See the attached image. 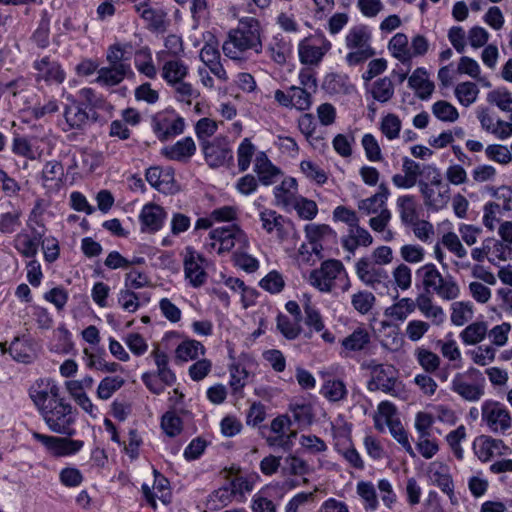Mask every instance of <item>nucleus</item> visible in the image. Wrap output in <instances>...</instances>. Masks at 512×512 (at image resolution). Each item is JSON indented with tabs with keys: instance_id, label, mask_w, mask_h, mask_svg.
Here are the masks:
<instances>
[{
	"instance_id": "obj_47",
	"label": "nucleus",
	"mask_w": 512,
	"mask_h": 512,
	"mask_svg": "<svg viewBox=\"0 0 512 512\" xmlns=\"http://www.w3.org/2000/svg\"><path fill=\"white\" fill-rule=\"evenodd\" d=\"M132 46L130 44H114L109 47L106 59L110 65H130L129 56Z\"/></svg>"
},
{
	"instance_id": "obj_13",
	"label": "nucleus",
	"mask_w": 512,
	"mask_h": 512,
	"mask_svg": "<svg viewBox=\"0 0 512 512\" xmlns=\"http://www.w3.org/2000/svg\"><path fill=\"white\" fill-rule=\"evenodd\" d=\"M372 345V333L368 327L361 323L351 333L340 341V355L351 357L356 353H368Z\"/></svg>"
},
{
	"instance_id": "obj_54",
	"label": "nucleus",
	"mask_w": 512,
	"mask_h": 512,
	"mask_svg": "<svg viewBox=\"0 0 512 512\" xmlns=\"http://www.w3.org/2000/svg\"><path fill=\"white\" fill-rule=\"evenodd\" d=\"M487 101L496 105L500 110L512 111V96L506 88H498L487 94Z\"/></svg>"
},
{
	"instance_id": "obj_46",
	"label": "nucleus",
	"mask_w": 512,
	"mask_h": 512,
	"mask_svg": "<svg viewBox=\"0 0 512 512\" xmlns=\"http://www.w3.org/2000/svg\"><path fill=\"white\" fill-rule=\"evenodd\" d=\"M321 394L329 401L337 402L346 397L347 389L341 380H327L321 388Z\"/></svg>"
},
{
	"instance_id": "obj_43",
	"label": "nucleus",
	"mask_w": 512,
	"mask_h": 512,
	"mask_svg": "<svg viewBox=\"0 0 512 512\" xmlns=\"http://www.w3.org/2000/svg\"><path fill=\"white\" fill-rule=\"evenodd\" d=\"M234 497L233 488L228 484L213 491L208 497L207 504L211 510H220L231 503Z\"/></svg>"
},
{
	"instance_id": "obj_15",
	"label": "nucleus",
	"mask_w": 512,
	"mask_h": 512,
	"mask_svg": "<svg viewBox=\"0 0 512 512\" xmlns=\"http://www.w3.org/2000/svg\"><path fill=\"white\" fill-rule=\"evenodd\" d=\"M34 69V80L36 83H45L46 85H59L64 82L66 73L62 65L51 59L50 56H44L36 59L32 63Z\"/></svg>"
},
{
	"instance_id": "obj_11",
	"label": "nucleus",
	"mask_w": 512,
	"mask_h": 512,
	"mask_svg": "<svg viewBox=\"0 0 512 512\" xmlns=\"http://www.w3.org/2000/svg\"><path fill=\"white\" fill-rule=\"evenodd\" d=\"M482 420L495 433H504L512 425L510 412L504 404L487 400L482 405Z\"/></svg>"
},
{
	"instance_id": "obj_48",
	"label": "nucleus",
	"mask_w": 512,
	"mask_h": 512,
	"mask_svg": "<svg viewBox=\"0 0 512 512\" xmlns=\"http://www.w3.org/2000/svg\"><path fill=\"white\" fill-rule=\"evenodd\" d=\"M78 103L83 104L86 110L96 111L103 108L105 99L97 94L92 88H82L78 92Z\"/></svg>"
},
{
	"instance_id": "obj_56",
	"label": "nucleus",
	"mask_w": 512,
	"mask_h": 512,
	"mask_svg": "<svg viewBox=\"0 0 512 512\" xmlns=\"http://www.w3.org/2000/svg\"><path fill=\"white\" fill-rule=\"evenodd\" d=\"M290 94H292L293 108L299 111H307L311 108L314 94L295 85L290 86Z\"/></svg>"
},
{
	"instance_id": "obj_27",
	"label": "nucleus",
	"mask_w": 512,
	"mask_h": 512,
	"mask_svg": "<svg viewBox=\"0 0 512 512\" xmlns=\"http://www.w3.org/2000/svg\"><path fill=\"white\" fill-rule=\"evenodd\" d=\"M129 74H133L131 65H110L98 70L95 82L104 86H115L122 82Z\"/></svg>"
},
{
	"instance_id": "obj_22",
	"label": "nucleus",
	"mask_w": 512,
	"mask_h": 512,
	"mask_svg": "<svg viewBox=\"0 0 512 512\" xmlns=\"http://www.w3.org/2000/svg\"><path fill=\"white\" fill-rule=\"evenodd\" d=\"M254 172L258 176V181L264 186H269L275 183L276 178L281 173L280 169L269 160L268 156L263 151L256 154Z\"/></svg>"
},
{
	"instance_id": "obj_60",
	"label": "nucleus",
	"mask_w": 512,
	"mask_h": 512,
	"mask_svg": "<svg viewBox=\"0 0 512 512\" xmlns=\"http://www.w3.org/2000/svg\"><path fill=\"white\" fill-rule=\"evenodd\" d=\"M289 410L299 426H308L313 422L312 407L309 404H290Z\"/></svg>"
},
{
	"instance_id": "obj_10",
	"label": "nucleus",
	"mask_w": 512,
	"mask_h": 512,
	"mask_svg": "<svg viewBox=\"0 0 512 512\" xmlns=\"http://www.w3.org/2000/svg\"><path fill=\"white\" fill-rule=\"evenodd\" d=\"M415 286L427 293H436L448 299V287L434 264H426L416 271Z\"/></svg>"
},
{
	"instance_id": "obj_5",
	"label": "nucleus",
	"mask_w": 512,
	"mask_h": 512,
	"mask_svg": "<svg viewBox=\"0 0 512 512\" xmlns=\"http://www.w3.org/2000/svg\"><path fill=\"white\" fill-rule=\"evenodd\" d=\"M63 118L64 121L60 123L62 131H82L98 120V113L86 110L83 104H79L75 97L68 96L67 103L63 109Z\"/></svg>"
},
{
	"instance_id": "obj_7",
	"label": "nucleus",
	"mask_w": 512,
	"mask_h": 512,
	"mask_svg": "<svg viewBox=\"0 0 512 512\" xmlns=\"http://www.w3.org/2000/svg\"><path fill=\"white\" fill-rule=\"evenodd\" d=\"M151 128L161 142H165L184 132L185 120L173 110L156 113L151 119Z\"/></svg>"
},
{
	"instance_id": "obj_53",
	"label": "nucleus",
	"mask_w": 512,
	"mask_h": 512,
	"mask_svg": "<svg viewBox=\"0 0 512 512\" xmlns=\"http://www.w3.org/2000/svg\"><path fill=\"white\" fill-rule=\"evenodd\" d=\"M11 150L13 154L27 158L29 160H36L37 153L31 144V140L25 136L16 135L13 138Z\"/></svg>"
},
{
	"instance_id": "obj_29",
	"label": "nucleus",
	"mask_w": 512,
	"mask_h": 512,
	"mask_svg": "<svg viewBox=\"0 0 512 512\" xmlns=\"http://www.w3.org/2000/svg\"><path fill=\"white\" fill-rule=\"evenodd\" d=\"M366 92L369 93L374 101L387 103L394 96V85L389 77L378 78L373 82L365 83Z\"/></svg>"
},
{
	"instance_id": "obj_36",
	"label": "nucleus",
	"mask_w": 512,
	"mask_h": 512,
	"mask_svg": "<svg viewBox=\"0 0 512 512\" xmlns=\"http://www.w3.org/2000/svg\"><path fill=\"white\" fill-rule=\"evenodd\" d=\"M397 207L403 224L410 225L419 219L417 213V203L414 196H400L397 199Z\"/></svg>"
},
{
	"instance_id": "obj_49",
	"label": "nucleus",
	"mask_w": 512,
	"mask_h": 512,
	"mask_svg": "<svg viewBox=\"0 0 512 512\" xmlns=\"http://www.w3.org/2000/svg\"><path fill=\"white\" fill-rule=\"evenodd\" d=\"M375 301L373 293L366 290L358 291L351 296L353 308L362 315H366L372 310Z\"/></svg>"
},
{
	"instance_id": "obj_33",
	"label": "nucleus",
	"mask_w": 512,
	"mask_h": 512,
	"mask_svg": "<svg viewBox=\"0 0 512 512\" xmlns=\"http://www.w3.org/2000/svg\"><path fill=\"white\" fill-rule=\"evenodd\" d=\"M151 356L154 358L157 366L156 376L159 377L162 383L167 386H172L176 382L175 373L169 368V358L167 354L159 348H155Z\"/></svg>"
},
{
	"instance_id": "obj_21",
	"label": "nucleus",
	"mask_w": 512,
	"mask_h": 512,
	"mask_svg": "<svg viewBox=\"0 0 512 512\" xmlns=\"http://www.w3.org/2000/svg\"><path fill=\"white\" fill-rule=\"evenodd\" d=\"M259 218L262 223L263 230L268 234L276 232L277 236L281 239H283L287 233V226L291 225V221L288 218L279 214L275 210L265 207H261Z\"/></svg>"
},
{
	"instance_id": "obj_25",
	"label": "nucleus",
	"mask_w": 512,
	"mask_h": 512,
	"mask_svg": "<svg viewBox=\"0 0 512 512\" xmlns=\"http://www.w3.org/2000/svg\"><path fill=\"white\" fill-rule=\"evenodd\" d=\"M322 88L331 95L351 94L355 87L345 73L332 72L325 76Z\"/></svg>"
},
{
	"instance_id": "obj_34",
	"label": "nucleus",
	"mask_w": 512,
	"mask_h": 512,
	"mask_svg": "<svg viewBox=\"0 0 512 512\" xmlns=\"http://www.w3.org/2000/svg\"><path fill=\"white\" fill-rule=\"evenodd\" d=\"M291 44L283 36L276 35L267 46L269 57L277 64L283 65L291 54Z\"/></svg>"
},
{
	"instance_id": "obj_9",
	"label": "nucleus",
	"mask_w": 512,
	"mask_h": 512,
	"mask_svg": "<svg viewBox=\"0 0 512 512\" xmlns=\"http://www.w3.org/2000/svg\"><path fill=\"white\" fill-rule=\"evenodd\" d=\"M344 266L339 260H326L320 268L310 272L309 282L319 291L329 293L334 287V281L344 272Z\"/></svg>"
},
{
	"instance_id": "obj_12",
	"label": "nucleus",
	"mask_w": 512,
	"mask_h": 512,
	"mask_svg": "<svg viewBox=\"0 0 512 512\" xmlns=\"http://www.w3.org/2000/svg\"><path fill=\"white\" fill-rule=\"evenodd\" d=\"M205 161L212 168L230 166L233 163V151L226 137L220 136L201 146Z\"/></svg>"
},
{
	"instance_id": "obj_32",
	"label": "nucleus",
	"mask_w": 512,
	"mask_h": 512,
	"mask_svg": "<svg viewBox=\"0 0 512 512\" xmlns=\"http://www.w3.org/2000/svg\"><path fill=\"white\" fill-rule=\"evenodd\" d=\"M206 352L204 345L195 339H185L175 349V357L181 362L194 361Z\"/></svg>"
},
{
	"instance_id": "obj_19",
	"label": "nucleus",
	"mask_w": 512,
	"mask_h": 512,
	"mask_svg": "<svg viewBox=\"0 0 512 512\" xmlns=\"http://www.w3.org/2000/svg\"><path fill=\"white\" fill-rule=\"evenodd\" d=\"M473 450L482 462H488L496 456L510 453V448L501 439H494L486 435L479 436L474 440Z\"/></svg>"
},
{
	"instance_id": "obj_23",
	"label": "nucleus",
	"mask_w": 512,
	"mask_h": 512,
	"mask_svg": "<svg viewBox=\"0 0 512 512\" xmlns=\"http://www.w3.org/2000/svg\"><path fill=\"white\" fill-rule=\"evenodd\" d=\"M196 152V145L191 137H185L175 144L166 146L161 153L169 160L187 162Z\"/></svg>"
},
{
	"instance_id": "obj_30",
	"label": "nucleus",
	"mask_w": 512,
	"mask_h": 512,
	"mask_svg": "<svg viewBox=\"0 0 512 512\" xmlns=\"http://www.w3.org/2000/svg\"><path fill=\"white\" fill-rule=\"evenodd\" d=\"M389 195L390 191L388 187L384 183H381L378 187V191L374 195L358 203V208L367 215L380 213L382 209H387L386 202Z\"/></svg>"
},
{
	"instance_id": "obj_50",
	"label": "nucleus",
	"mask_w": 512,
	"mask_h": 512,
	"mask_svg": "<svg viewBox=\"0 0 512 512\" xmlns=\"http://www.w3.org/2000/svg\"><path fill=\"white\" fill-rule=\"evenodd\" d=\"M486 333L487 325L484 322H474L461 332V338L464 343L474 345L482 341Z\"/></svg>"
},
{
	"instance_id": "obj_26",
	"label": "nucleus",
	"mask_w": 512,
	"mask_h": 512,
	"mask_svg": "<svg viewBox=\"0 0 512 512\" xmlns=\"http://www.w3.org/2000/svg\"><path fill=\"white\" fill-rule=\"evenodd\" d=\"M64 168L61 162L51 160L42 169V185L48 191H58L63 183Z\"/></svg>"
},
{
	"instance_id": "obj_42",
	"label": "nucleus",
	"mask_w": 512,
	"mask_h": 512,
	"mask_svg": "<svg viewBox=\"0 0 512 512\" xmlns=\"http://www.w3.org/2000/svg\"><path fill=\"white\" fill-rule=\"evenodd\" d=\"M125 384L120 376H107L103 378L97 387V397L101 400H108Z\"/></svg>"
},
{
	"instance_id": "obj_6",
	"label": "nucleus",
	"mask_w": 512,
	"mask_h": 512,
	"mask_svg": "<svg viewBox=\"0 0 512 512\" xmlns=\"http://www.w3.org/2000/svg\"><path fill=\"white\" fill-rule=\"evenodd\" d=\"M209 237L212 240L210 246L215 249L218 244L217 253L230 252L238 246L244 249L248 246V238L245 232L238 225L218 227L210 231Z\"/></svg>"
},
{
	"instance_id": "obj_2",
	"label": "nucleus",
	"mask_w": 512,
	"mask_h": 512,
	"mask_svg": "<svg viewBox=\"0 0 512 512\" xmlns=\"http://www.w3.org/2000/svg\"><path fill=\"white\" fill-rule=\"evenodd\" d=\"M226 57L238 63H246L253 55L263 51L260 22L254 17H244L228 32L222 45Z\"/></svg>"
},
{
	"instance_id": "obj_40",
	"label": "nucleus",
	"mask_w": 512,
	"mask_h": 512,
	"mask_svg": "<svg viewBox=\"0 0 512 512\" xmlns=\"http://www.w3.org/2000/svg\"><path fill=\"white\" fill-rule=\"evenodd\" d=\"M0 348L3 352L7 351L6 343H0ZM30 346L26 340L20 337H15L10 343L8 352L12 358L18 362L28 363L31 360Z\"/></svg>"
},
{
	"instance_id": "obj_16",
	"label": "nucleus",
	"mask_w": 512,
	"mask_h": 512,
	"mask_svg": "<svg viewBox=\"0 0 512 512\" xmlns=\"http://www.w3.org/2000/svg\"><path fill=\"white\" fill-rule=\"evenodd\" d=\"M476 377L484 381L480 371L474 368L465 373H458L452 381V389L465 400L477 401L484 394V389L482 385L473 383Z\"/></svg>"
},
{
	"instance_id": "obj_20",
	"label": "nucleus",
	"mask_w": 512,
	"mask_h": 512,
	"mask_svg": "<svg viewBox=\"0 0 512 512\" xmlns=\"http://www.w3.org/2000/svg\"><path fill=\"white\" fill-rule=\"evenodd\" d=\"M167 213L163 207L155 203L145 204L139 214L141 231L155 233L159 231L165 222Z\"/></svg>"
},
{
	"instance_id": "obj_35",
	"label": "nucleus",
	"mask_w": 512,
	"mask_h": 512,
	"mask_svg": "<svg viewBox=\"0 0 512 512\" xmlns=\"http://www.w3.org/2000/svg\"><path fill=\"white\" fill-rule=\"evenodd\" d=\"M388 50L392 56L398 59L402 64H409L411 62V50L406 34H395L389 41Z\"/></svg>"
},
{
	"instance_id": "obj_3",
	"label": "nucleus",
	"mask_w": 512,
	"mask_h": 512,
	"mask_svg": "<svg viewBox=\"0 0 512 512\" xmlns=\"http://www.w3.org/2000/svg\"><path fill=\"white\" fill-rule=\"evenodd\" d=\"M370 371L367 389L371 392L382 391L393 397L402 398L405 394L404 385L399 380L398 371L393 365L380 364L370 360L363 364Z\"/></svg>"
},
{
	"instance_id": "obj_4",
	"label": "nucleus",
	"mask_w": 512,
	"mask_h": 512,
	"mask_svg": "<svg viewBox=\"0 0 512 512\" xmlns=\"http://www.w3.org/2000/svg\"><path fill=\"white\" fill-rule=\"evenodd\" d=\"M372 34L368 26L358 24L351 27L345 36V46L349 52L345 56V62L349 66H357L375 55V49L371 45Z\"/></svg>"
},
{
	"instance_id": "obj_45",
	"label": "nucleus",
	"mask_w": 512,
	"mask_h": 512,
	"mask_svg": "<svg viewBox=\"0 0 512 512\" xmlns=\"http://www.w3.org/2000/svg\"><path fill=\"white\" fill-rule=\"evenodd\" d=\"M454 94L461 105L468 107L476 101L479 89L475 83L466 81L455 87Z\"/></svg>"
},
{
	"instance_id": "obj_37",
	"label": "nucleus",
	"mask_w": 512,
	"mask_h": 512,
	"mask_svg": "<svg viewBox=\"0 0 512 512\" xmlns=\"http://www.w3.org/2000/svg\"><path fill=\"white\" fill-rule=\"evenodd\" d=\"M187 74V65L179 59L165 62L162 68V77L169 85L184 80Z\"/></svg>"
},
{
	"instance_id": "obj_39",
	"label": "nucleus",
	"mask_w": 512,
	"mask_h": 512,
	"mask_svg": "<svg viewBox=\"0 0 512 512\" xmlns=\"http://www.w3.org/2000/svg\"><path fill=\"white\" fill-rule=\"evenodd\" d=\"M428 478L432 485L439 487L444 493H448V465L440 461L430 463Z\"/></svg>"
},
{
	"instance_id": "obj_14",
	"label": "nucleus",
	"mask_w": 512,
	"mask_h": 512,
	"mask_svg": "<svg viewBox=\"0 0 512 512\" xmlns=\"http://www.w3.org/2000/svg\"><path fill=\"white\" fill-rule=\"evenodd\" d=\"M33 438L40 442L47 451L55 457L70 456L78 453L84 446L81 440H73L70 437H56L34 432Z\"/></svg>"
},
{
	"instance_id": "obj_24",
	"label": "nucleus",
	"mask_w": 512,
	"mask_h": 512,
	"mask_svg": "<svg viewBox=\"0 0 512 512\" xmlns=\"http://www.w3.org/2000/svg\"><path fill=\"white\" fill-rule=\"evenodd\" d=\"M200 59L217 78L223 81L228 79L216 44L205 43L200 51Z\"/></svg>"
},
{
	"instance_id": "obj_28",
	"label": "nucleus",
	"mask_w": 512,
	"mask_h": 512,
	"mask_svg": "<svg viewBox=\"0 0 512 512\" xmlns=\"http://www.w3.org/2000/svg\"><path fill=\"white\" fill-rule=\"evenodd\" d=\"M372 242L373 238L369 231L359 226V224L348 229V234L341 240L342 247L351 254H354L359 246L368 247Z\"/></svg>"
},
{
	"instance_id": "obj_44",
	"label": "nucleus",
	"mask_w": 512,
	"mask_h": 512,
	"mask_svg": "<svg viewBox=\"0 0 512 512\" xmlns=\"http://www.w3.org/2000/svg\"><path fill=\"white\" fill-rule=\"evenodd\" d=\"M415 310V302L411 298H402L386 309V316L397 321H404Z\"/></svg>"
},
{
	"instance_id": "obj_51",
	"label": "nucleus",
	"mask_w": 512,
	"mask_h": 512,
	"mask_svg": "<svg viewBox=\"0 0 512 512\" xmlns=\"http://www.w3.org/2000/svg\"><path fill=\"white\" fill-rule=\"evenodd\" d=\"M167 14L162 9L143 10L141 18L148 23V28L152 31H164L166 28Z\"/></svg>"
},
{
	"instance_id": "obj_38",
	"label": "nucleus",
	"mask_w": 512,
	"mask_h": 512,
	"mask_svg": "<svg viewBox=\"0 0 512 512\" xmlns=\"http://www.w3.org/2000/svg\"><path fill=\"white\" fill-rule=\"evenodd\" d=\"M134 64L137 70L150 79L157 75L155 65L153 64L152 53L148 47H142L135 52Z\"/></svg>"
},
{
	"instance_id": "obj_8",
	"label": "nucleus",
	"mask_w": 512,
	"mask_h": 512,
	"mask_svg": "<svg viewBox=\"0 0 512 512\" xmlns=\"http://www.w3.org/2000/svg\"><path fill=\"white\" fill-rule=\"evenodd\" d=\"M331 47V42L322 32L309 35L298 45L300 62L306 65H318Z\"/></svg>"
},
{
	"instance_id": "obj_18",
	"label": "nucleus",
	"mask_w": 512,
	"mask_h": 512,
	"mask_svg": "<svg viewBox=\"0 0 512 512\" xmlns=\"http://www.w3.org/2000/svg\"><path fill=\"white\" fill-rule=\"evenodd\" d=\"M145 178L153 188L161 193L173 194L177 191L175 174L171 167H149L146 170Z\"/></svg>"
},
{
	"instance_id": "obj_63",
	"label": "nucleus",
	"mask_w": 512,
	"mask_h": 512,
	"mask_svg": "<svg viewBox=\"0 0 512 512\" xmlns=\"http://www.w3.org/2000/svg\"><path fill=\"white\" fill-rule=\"evenodd\" d=\"M259 285L265 291H268L271 294H276L283 290L285 282L282 275L279 272L273 270L269 272L263 279H261Z\"/></svg>"
},
{
	"instance_id": "obj_58",
	"label": "nucleus",
	"mask_w": 512,
	"mask_h": 512,
	"mask_svg": "<svg viewBox=\"0 0 512 512\" xmlns=\"http://www.w3.org/2000/svg\"><path fill=\"white\" fill-rule=\"evenodd\" d=\"M277 329L289 340L296 339L301 332L299 321H292L283 314H279L277 316Z\"/></svg>"
},
{
	"instance_id": "obj_52",
	"label": "nucleus",
	"mask_w": 512,
	"mask_h": 512,
	"mask_svg": "<svg viewBox=\"0 0 512 512\" xmlns=\"http://www.w3.org/2000/svg\"><path fill=\"white\" fill-rule=\"evenodd\" d=\"M256 147L249 138H244L237 149L238 168L241 172H245L250 164Z\"/></svg>"
},
{
	"instance_id": "obj_64",
	"label": "nucleus",
	"mask_w": 512,
	"mask_h": 512,
	"mask_svg": "<svg viewBox=\"0 0 512 512\" xmlns=\"http://www.w3.org/2000/svg\"><path fill=\"white\" fill-rule=\"evenodd\" d=\"M380 129L389 140L396 139L401 130V120L397 115L390 113L383 117Z\"/></svg>"
},
{
	"instance_id": "obj_31",
	"label": "nucleus",
	"mask_w": 512,
	"mask_h": 512,
	"mask_svg": "<svg viewBox=\"0 0 512 512\" xmlns=\"http://www.w3.org/2000/svg\"><path fill=\"white\" fill-rule=\"evenodd\" d=\"M425 204L434 210L445 208L448 204V184L436 187H427L419 182Z\"/></svg>"
},
{
	"instance_id": "obj_57",
	"label": "nucleus",
	"mask_w": 512,
	"mask_h": 512,
	"mask_svg": "<svg viewBox=\"0 0 512 512\" xmlns=\"http://www.w3.org/2000/svg\"><path fill=\"white\" fill-rule=\"evenodd\" d=\"M218 129V124L211 118L204 117L197 121L195 125V133L200 142V146L203 142H210L208 138L212 137Z\"/></svg>"
},
{
	"instance_id": "obj_59",
	"label": "nucleus",
	"mask_w": 512,
	"mask_h": 512,
	"mask_svg": "<svg viewBox=\"0 0 512 512\" xmlns=\"http://www.w3.org/2000/svg\"><path fill=\"white\" fill-rule=\"evenodd\" d=\"M286 467L284 470L293 476H304L312 472L306 460L298 457L297 455H288L285 458Z\"/></svg>"
},
{
	"instance_id": "obj_62",
	"label": "nucleus",
	"mask_w": 512,
	"mask_h": 512,
	"mask_svg": "<svg viewBox=\"0 0 512 512\" xmlns=\"http://www.w3.org/2000/svg\"><path fill=\"white\" fill-rule=\"evenodd\" d=\"M301 447L310 454H319L327 451L325 441L316 435H301L299 439Z\"/></svg>"
},
{
	"instance_id": "obj_61",
	"label": "nucleus",
	"mask_w": 512,
	"mask_h": 512,
	"mask_svg": "<svg viewBox=\"0 0 512 512\" xmlns=\"http://www.w3.org/2000/svg\"><path fill=\"white\" fill-rule=\"evenodd\" d=\"M306 237L309 241L319 242L324 241L326 238H335L336 232L326 224L321 225H306L305 227Z\"/></svg>"
},
{
	"instance_id": "obj_17",
	"label": "nucleus",
	"mask_w": 512,
	"mask_h": 512,
	"mask_svg": "<svg viewBox=\"0 0 512 512\" xmlns=\"http://www.w3.org/2000/svg\"><path fill=\"white\" fill-rule=\"evenodd\" d=\"M205 258L199 254L193 247L185 248L183 265L185 278L193 287L202 286L207 279V273L203 267Z\"/></svg>"
},
{
	"instance_id": "obj_1",
	"label": "nucleus",
	"mask_w": 512,
	"mask_h": 512,
	"mask_svg": "<svg viewBox=\"0 0 512 512\" xmlns=\"http://www.w3.org/2000/svg\"><path fill=\"white\" fill-rule=\"evenodd\" d=\"M30 397L48 428L57 434L72 437L76 411L61 395L60 387L52 379H40L30 390Z\"/></svg>"
},
{
	"instance_id": "obj_41",
	"label": "nucleus",
	"mask_w": 512,
	"mask_h": 512,
	"mask_svg": "<svg viewBox=\"0 0 512 512\" xmlns=\"http://www.w3.org/2000/svg\"><path fill=\"white\" fill-rule=\"evenodd\" d=\"M452 313L450 320L457 326H463L469 322L474 315V306L470 301H457L451 305Z\"/></svg>"
},
{
	"instance_id": "obj_55",
	"label": "nucleus",
	"mask_w": 512,
	"mask_h": 512,
	"mask_svg": "<svg viewBox=\"0 0 512 512\" xmlns=\"http://www.w3.org/2000/svg\"><path fill=\"white\" fill-rule=\"evenodd\" d=\"M49 35H50V19L47 13H44L38 23V27L32 34V40L41 49H45L49 46Z\"/></svg>"
}]
</instances>
